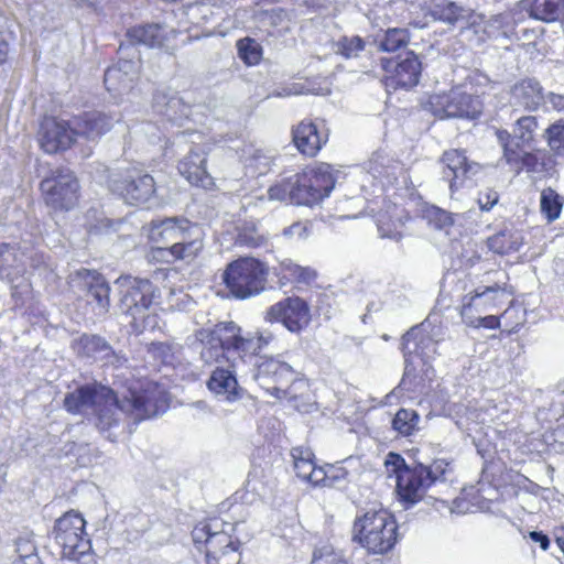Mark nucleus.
Listing matches in <instances>:
<instances>
[{
  "label": "nucleus",
  "mask_w": 564,
  "mask_h": 564,
  "mask_svg": "<svg viewBox=\"0 0 564 564\" xmlns=\"http://www.w3.org/2000/svg\"><path fill=\"white\" fill-rule=\"evenodd\" d=\"M130 397L119 401L108 387L91 383L78 387L66 394L65 409L73 414H85L94 410L97 429L113 441L123 413L131 412L138 420L163 413L169 406V397L158 383H148L142 392L130 390Z\"/></svg>",
  "instance_id": "f257e3e1"
},
{
  "label": "nucleus",
  "mask_w": 564,
  "mask_h": 564,
  "mask_svg": "<svg viewBox=\"0 0 564 564\" xmlns=\"http://www.w3.org/2000/svg\"><path fill=\"white\" fill-rule=\"evenodd\" d=\"M116 284L122 293L121 306L131 317V325L135 332L161 328V318L156 313L160 304L159 294L149 280L120 276Z\"/></svg>",
  "instance_id": "f03ea898"
},
{
  "label": "nucleus",
  "mask_w": 564,
  "mask_h": 564,
  "mask_svg": "<svg viewBox=\"0 0 564 564\" xmlns=\"http://www.w3.org/2000/svg\"><path fill=\"white\" fill-rule=\"evenodd\" d=\"M352 540L371 554H386L398 541V524L384 509L358 514L352 524Z\"/></svg>",
  "instance_id": "7ed1b4c3"
},
{
  "label": "nucleus",
  "mask_w": 564,
  "mask_h": 564,
  "mask_svg": "<svg viewBox=\"0 0 564 564\" xmlns=\"http://www.w3.org/2000/svg\"><path fill=\"white\" fill-rule=\"evenodd\" d=\"M254 379L268 393L276 399H289L295 409L310 412L313 403H299L297 391L307 390V383L286 362L273 358L263 359L257 365Z\"/></svg>",
  "instance_id": "20e7f679"
},
{
  "label": "nucleus",
  "mask_w": 564,
  "mask_h": 564,
  "mask_svg": "<svg viewBox=\"0 0 564 564\" xmlns=\"http://www.w3.org/2000/svg\"><path fill=\"white\" fill-rule=\"evenodd\" d=\"M85 520L75 512H66L55 524V539L64 560L79 564H93L90 541L85 534Z\"/></svg>",
  "instance_id": "39448f33"
},
{
  "label": "nucleus",
  "mask_w": 564,
  "mask_h": 564,
  "mask_svg": "<svg viewBox=\"0 0 564 564\" xmlns=\"http://www.w3.org/2000/svg\"><path fill=\"white\" fill-rule=\"evenodd\" d=\"M265 276V268L260 261L242 258L228 264L223 281L235 297L247 299L264 289Z\"/></svg>",
  "instance_id": "423d86ee"
},
{
  "label": "nucleus",
  "mask_w": 564,
  "mask_h": 564,
  "mask_svg": "<svg viewBox=\"0 0 564 564\" xmlns=\"http://www.w3.org/2000/svg\"><path fill=\"white\" fill-rule=\"evenodd\" d=\"M388 475H395L397 494L402 502L412 506L420 501L429 484V473L425 466L420 464L412 468L404 465V459L394 453H390L384 462Z\"/></svg>",
  "instance_id": "0eeeda50"
},
{
  "label": "nucleus",
  "mask_w": 564,
  "mask_h": 564,
  "mask_svg": "<svg viewBox=\"0 0 564 564\" xmlns=\"http://www.w3.org/2000/svg\"><path fill=\"white\" fill-rule=\"evenodd\" d=\"M197 338L203 344L200 357L206 365L235 366L232 345L237 340V324L234 322L219 323L213 328L197 332Z\"/></svg>",
  "instance_id": "6e6552de"
},
{
  "label": "nucleus",
  "mask_w": 564,
  "mask_h": 564,
  "mask_svg": "<svg viewBox=\"0 0 564 564\" xmlns=\"http://www.w3.org/2000/svg\"><path fill=\"white\" fill-rule=\"evenodd\" d=\"M295 204L315 205L327 197L334 188L337 172L326 163H315L302 173L295 174Z\"/></svg>",
  "instance_id": "1a4fd4ad"
},
{
  "label": "nucleus",
  "mask_w": 564,
  "mask_h": 564,
  "mask_svg": "<svg viewBox=\"0 0 564 564\" xmlns=\"http://www.w3.org/2000/svg\"><path fill=\"white\" fill-rule=\"evenodd\" d=\"M44 202L54 210H69L78 203V181L69 170H56L41 182Z\"/></svg>",
  "instance_id": "9d476101"
},
{
  "label": "nucleus",
  "mask_w": 564,
  "mask_h": 564,
  "mask_svg": "<svg viewBox=\"0 0 564 564\" xmlns=\"http://www.w3.org/2000/svg\"><path fill=\"white\" fill-rule=\"evenodd\" d=\"M538 128L536 118L533 116H524L517 120L513 130V139L506 130L497 131V138L503 148V158L512 170L519 172L525 161L531 155L522 149V145L529 144L533 140V134Z\"/></svg>",
  "instance_id": "9b49d317"
},
{
  "label": "nucleus",
  "mask_w": 564,
  "mask_h": 564,
  "mask_svg": "<svg viewBox=\"0 0 564 564\" xmlns=\"http://www.w3.org/2000/svg\"><path fill=\"white\" fill-rule=\"evenodd\" d=\"M108 187L131 205L148 202L155 192L153 177L137 169L112 174L108 180Z\"/></svg>",
  "instance_id": "f8f14e48"
},
{
  "label": "nucleus",
  "mask_w": 564,
  "mask_h": 564,
  "mask_svg": "<svg viewBox=\"0 0 564 564\" xmlns=\"http://www.w3.org/2000/svg\"><path fill=\"white\" fill-rule=\"evenodd\" d=\"M443 95L435 93L429 97L425 108L440 119L444 118H476L481 112L478 98L466 94L460 87L449 90V105L443 108L440 104Z\"/></svg>",
  "instance_id": "ddd939ff"
},
{
  "label": "nucleus",
  "mask_w": 564,
  "mask_h": 564,
  "mask_svg": "<svg viewBox=\"0 0 564 564\" xmlns=\"http://www.w3.org/2000/svg\"><path fill=\"white\" fill-rule=\"evenodd\" d=\"M506 291L500 285L478 286L463 296L459 314L464 324H477L479 316L498 308Z\"/></svg>",
  "instance_id": "4468645a"
},
{
  "label": "nucleus",
  "mask_w": 564,
  "mask_h": 564,
  "mask_svg": "<svg viewBox=\"0 0 564 564\" xmlns=\"http://www.w3.org/2000/svg\"><path fill=\"white\" fill-rule=\"evenodd\" d=\"M264 318L269 323H281L291 333H300L311 322V310L301 297H286L271 305Z\"/></svg>",
  "instance_id": "2eb2a0df"
},
{
  "label": "nucleus",
  "mask_w": 564,
  "mask_h": 564,
  "mask_svg": "<svg viewBox=\"0 0 564 564\" xmlns=\"http://www.w3.org/2000/svg\"><path fill=\"white\" fill-rule=\"evenodd\" d=\"M524 20V14L520 15L517 7L511 12L494 15L486 19L480 13H469L467 15L466 33L473 32L477 36V42H484L487 37H497L499 35H508L513 24Z\"/></svg>",
  "instance_id": "dca6fc26"
},
{
  "label": "nucleus",
  "mask_w": 564,
  "mask_h": 564,
  "mask_svg": "<svg viewBox=\"0 0 564 564\" xmlns=\"http://www.w3.org/2000/svg\"><path fill=\"white\" fill-rule=\"evenodd\" d=\"M74 121L55 117H47L41 122L39 130V142L41 148L50 154L68 149L77 141Z\"/></svg>",
  "instance_id": "f3484780"
},
{
  "label": "nucleus",
  "mask_w": 564,
  "mask_h": 564,
  "mask_svg": "<svg viewBox=\"0 0 564 564\" xmlns=\"http://www.w3.org/2000/svg\"><path fill=\"white\" fill-rule=\"evenodd\" d=\"M293 142L307 156H315L328 141V130L323 121L303 120L294 127Z\"/></svg>",
  "instance_id": "a211bd4d"
},
{
  "label": "nucleus",
  "mask_w": 564,
  "mask_h": 564,
  "mask_svg": "<svg viewBox=\"0 0 564 564\" xmlns=\"http://www.w3.org/2000/svg\"><path fill=\"white\" fill-rule=\"evenodd\" d=\"M208 151L205 147L193 148L178 163V172L192 185L204 189H213L215 187L214 178L206 170Z\"/></svg>",
  "instance_id": "6ab92c4d"
},
{
  "label": "nucleus",
  "mask_w": 564,
  "mask_h": 564,
  "mask_svg": "<svg viewBox=\"0 0 564 564\" xmlns=\"http://www.w3.org/2000/svg\"><path fill=\"white\" fill-rule=\"evenodd\" d=\"M236 362L235 366L230 364L216 366L206 382L207 389L213 394L223 398L227 402H235L241 398V389L236 378Z\"/></svg>",
  "instance_id": "aec40b11"
},
{
  "label": "nucleus",
  "mask_w": 564,
  "mask_h": 564,
  "mask_svg": "<svg viewBox=\"0 0 564 564\" xmlns=\"http://www.w3.org/2000/svg\"><path fill=\"white\" fill-rule=\"evenodd\" d=\"M442 161L444 163L443 177L449 182L452 191L465 178L477 174L480 169L479 164L469 162L465 153L459 150L444 152Z\"/></svg>",
  "instance_id": "412c9836"
},
{
  "label": "nucleus",
  "mask_w": 564,
  "mask_h": 564,
  "mask_svg": "<svg viewBox=\"0 0 564 564\" xmlns=\"http://www.w3.org/2000/svg\"><path fill=\"white\" fill-rule=\"evenodd\" d=\"M139 61L121 59L105 73V85L109 93L121 95L132 88L139 74Z\"/></svg>",
  "instance_id": "4be33fe9"
},
{
  "label": "nucleus",
  "mask_w": 564,
  "mask_h": 564,
  "mask_svg": "<svg viewBox=\"0 0 564 564\" xmlns=\"http://www.w3.org/2000/svg\"><path fill=\"white\" fill-rule=\"evenodd\" d=\"M291 456L296 476L313 486L319 485L324 479L323 467H317L311 448L297 446L292 448Z\"/></svg>",
  "instance_id": "5701e85b"
},
{
  "label": "nucleus",
  "mask_w": 564,
  "mask_h": 564,
  "mask_svg": "<svg viewBox=\"0 0 564 564\" xmlns=\"http://www.w3.org/2000/svg\"><path fill=\"white\" fill-rule=\"evenodd\" d=\"M221 524L209 539V550L206 553L208 557H213L215 561H223V564H235L239 561L238 543L227 530L223 529L225 524Z\"/></svg>",
  "instance_id": "b1692460"
},
{
  "label": "nucleus",
  "mask_w": 564,
  "mask_h": 564,
  "mask_svg": "<svg viewBox=\"0 0 564 564\" xmlns=\"http://www.w3.org/2000/svg\"><path fill=\"white\" fill-rule=\"evenodd\" d=\"M520 15L552 22L564 11V0H522L517 4Z\"/></svg>",
  "instance_id": "393cba45"
},
{
  "label": "nucleus",
  "mask_w": 564,
  "mask_h": 564,
  "mask_svg": "<svg viewBox=\"0 0 564 564\" xmlns=\"http://www.w3.org/2000/svg\"><path fill=\"white\" fill-rule=\"evenodd\" d=\"M175 35L176 31L173 28L160 24L139 25L128 31V36L132 43L149 47L164 46L165 42Z\"/></svg>",
  "instance_id": "a878e982"
},
{
  "label": "nucleus",
  "mask_w": 564,
  "mask_h": 564,
  "mask_svg": "<svg viewBox=\"0 0 564 564\" xmlns=\"http://www.w3.org/2000/svg\"><path fill=\"white\" fill-rule=\"evenodd\" d=\"M112 123V118L100 112L86 113L74 120L77 138H85L88 141H95L108 132Z\"/></svg>",
  "instance_id": "bb28decb"
},
{
  "label": "nucleus",
  "mask_w": 564,
  "mask_h": 564,
  "mask_svg": "<svg viewBox=\"0 0 564 564\" xmlns=\"http://www.w3.org/2000/svg\"><path fill=\"white\" fill-rule=\"evenodd\" d=\"M544 95L539 82L524 79L516 84L511 90V102L527 110H535L542 104Z\"/></svg>",
  "instance_id": "cd10ccee"
},
{
  "label": "nucleus",
  "mask_w": 564,
  "mask_h": 564,
  "mask_svg": "<svg viewBox=\"0 0 564 564\" xmlns=\"http://www.w3.org/2000/svg\"><path fill=\"white\" fill-rule=\"evenodd\" d=\"M421 73V63L414 54H408L400 61L388 78L389 86L410 88L417 84Z\"/></svg>",
  "instance_id": "c85d7f7f"
},
{
  "label": "nucleus",
  "mask_w": 564,
  "mask_h": 564,
  "mask_svg": "<svg viewBox=\"0 0 564 564\" xmlns=\"http://www.w3.org/2000/svg\"><path fill=\"white\" fill-rule=\"evenodd\" d=\"M402 346L406 364L413 362V355L427 360L436 352L435 343L430 338L420 337L414 330L403 337Z\"/></svg>",
  "instance_id": "c756f323"
},
{
  "label": "nucleus",
  "mask_w": 564,
  "mask_h": 564,
  "mask_svg": "<svg viewBox=\"0 0 564 564\" xmlns=\"http://www.w3.org/2000/svg\"><path fill=\"white\" fill-rule=\"evenodd\" d=\"M83 354L101 360L105 364L121 365V358L117 356L111 347L99 336L84 335L79 340Z\"/></svg>",
  "instance_id": "7c9ffc66"
},
{
  "label": "nucleus",
  "mask_w": 564,
  "mask_h": 564,
  "mask_svg": "<svg viewBox=\"0 0 564 564\" xmlns=\"http://www.w3.org/2000/svg\"><path fill=\"white\" fill-rule=\"evenodd\" d=\"M78 276L84 280L88 286L89 294L96 300L101 312H106L109 306L110 288L104 278L95 271L83 269Z\"/></svg>",
  "instance_id": "2f4dec72"
},
{
  "label": "nucleus",
  "mask_w": 564,
  "mask_h": 564,
  "mask_svg": "<svg viewBox=\"0 0 564 564\" xmlns=\"http://www.w3.org/2000/svg\"><path fill=\"white\" fill-rule=\"evenodd\" d=\"M401 166L384 152H376L367 163V171L375 178L390 183Z\"/></svg>",
  "instance_id": "473e14b6"
},
{
  "label": "nucleus",
  "mask_w": 564,
  "mask_h": 564,
  "mask_svg": "<svg viewBox=\"0 0 564 564\" xmlns=\"http://www.w3.org/2000/svg\"><path fill=\"white\" fill-rule=\"evenodd\" d=\"M182 218H166L153 221L149 229V239L155 245L174 243L180 232Z\"/></svg>",
  "instance_id": "72a5a7b5"
},
{
  "label": "nucleus",
  "mask_w": 564,
  "mask_h": 564,
  "mask_svg": "<svg viewBox=\"0 0 564 564\" xmlns=\"http://www.w3.org/2000/svg\"><path fill=\"white\" fill-rule=\"evenodd\" d=\"M271 337H264L262 335L242 337L240 335V327L237 325V340L231 343L234 357L245 361L246 358L254 357L260 349L268 345Z\"/></svg>",
  "instance_id": "f704fd0d"
},
{
  "label": "nucleus",
  "mask_w": 564,
  "mask_h": 564,
  "mask_svg": "<svg viewBox=\"0 0 564 564\" xmlns=\"http://www.w3.org/2000/svg\"><path fill=\"white\" fill-rule=\"evenodd\" d=\"M278 270L281 280H285L286 282L308 284L316 278L314 269L299 265L290 259L281 261Z\"/></svg>",
  "instance_id": "c9c22d12"
},
{
  "label": "nucleus",
  "mask_w": 564,
  "mask_h": 564,
  "mask_svg": "<svg viewBox=\"0 0 564 564\" xmlns=\"http://www.w3.org/2000/svg\"><path fill=\"white\" fill-rule=\"evenodd\" d=\"M430 12L434 19L449 24H455L466 19V10L446 0H434Z\"/></svg>",
  "instance_id": "e433bc0d"
},
{
  "label": "nucleus",
  "mask_w": 564,
  "mask_h": 564,
  "mask_svg": "<svg viewBox=\"0 0 564 564\" xmlns=\"http://www.w3.org/2000/svg\"><path fill=\"white\" fill-rule=\"evenodd\" d=\"M521 243V237L509 231H501L488 238L489 249L499 254L518 251Z\"/></svg>",
  "instance_id": "4c0bfd02"
},
{
  "label": "nucleus",
  "mask_w": 564,
  "mask_h": 564,
  "mask_svg": "<svg viewBox=\"0 0 564 564\" xmlns=\"http://www.w3.org/2000/svg\"><path fill=\"white\" fill-rule=\"evenodd\" d=\"M204 237L205 232H198L196 230V232H193L191 237L193 241L187 243H173V252L176 261L182 260L185 262H192L195 260L204 248Z\"/></svg>",
  "instance_id": "58836bf2"
},
{
  "label": "nucleus",
  "mask_w": 564,
  "mask_h": 564,
  "mask_svg": "<svg viewBox=\"0 0 564 564\" xmlns=\"http://www.w3.org/2000/svg\"><path fill=\"white\" fill-rule=\"evenodd\" d=\"M563 198L552 188L541 193L540 209L549 223L556 220L562 212Z\"/></svg>",
  "instance_id": "ea45409f"
},
{
  "label": "nucleus",
  "mask_w": 564,
  "mask_h": 564,
  "mask_svg": "<svg viewBox=\"0 0 564 564\" xmlns=\"http://www.w3.org/2000/svg\"><path fill=\"white\" fill-rule=\"evenodd\" d=\"M403 210H399L397 207L393 208V217L392 216L387 219L386 215H379L377 218L378 231L382 238H392L400 239L401 231L400 228L403 226L401 214Z\"/></svg>",
  "instance_id": "a19ab883"
},
{
  "label": "nucleus",
  "mask_w": 564,
  "mask_h": 564,
  "mask_svg": "<svg viewBox=\"0 0 564 564\" xmlns=\"http://www.w3.org/2000/svg\"><path fill=\"white\" fill-rule=\"evenodd\" d=\"M15 552L18 558L13 564H41L36 553V545L32 536H20L15 541Z\"/></svg>",
  "instance_id": "79ce46f5"
},
{
  "label": "nucleus",
  "mask_w": 564,
  "mask_h": 564,
  "mask_svg": "<svg viewBox=\"0 0 564 564\" xmlns=\"http://www.w3.org/2000/svg\"><path fill=\"white\" fill-rule=\"evenodd\" d=\"M424 218L427 223L438 230H447L456 221L459 215L451 214L436 206H429L423 212Z\"/></svg>",
  "instance_id": "37998d69"
},
{
  "label": "nucleus",
  "mask_w": 564,
  "mask_h": 564,
  "mask_svg": "<svg viewBox=\"0 0 564 564\" xmlns=\"http://www.w3.org/2000/svg\"><path fill=\"white\" fill-rule=\"evenodd\" d=\"M419 415L414 410L401 409L392 420V427L403 436L411 435L417 427Z\"/></svg>",
  "instance_id": "c03bdc74"
},
{
  "label": "nucleus",
  "mask_w": 564,
  "mask_h": 564,
  "mask_svg": "<svg viewBox=\"0 0 564 564\" xmlns=\"http://www.w3.org/2000/svg\"><path fill=\"white\" fill-rule=\"evenodd\" d=\"M178 352L180 346L169 343H152L149 347L152 358L163 365H173Z\"/></svg>",
  "instance_id": "a18cd8bd"
},
{
  "label": "nucleus",
  "mask_w": 564,
  "mask_h": 564,
  "mask_svg": "<svg viewBox=\"0 0 564 564\" xmlns=\"http://www.w3.org/2000/svg\"><path fill=\"white\" fill-rule=\"evenodd\" d=\"M294 192H297V185H295V176L293 175L286 181L271 186L268 191V195L270 200L291 202L295 204Z\"/></svg>",
  "instance_id": "49530a36"
},
{
  "label": "nucleus",
  "mask_w": 564,
  "mask_h": 564,
  "mask_svg": "<svg viewBox=\"0 0 564 564\" xmlns=\"http://www.w3.org/2000/svg\"><path fill=\"white\" fill-rule=\"evenodd\" d=\"M408 41L409 34L405 29H389L380 43V48L384 52H395L405 46Z\"/></svg>",
  "instance_id": "de8ad7c7"
},
{
  "label": "nucleus",
  "mask_w": 564,
  "mask_h": 564,
  "mask_svg": "<svg viewBox=\"0 0 564 564\" xmlns=\"http://www.w3.org/2000/svg\"><path fill=\"white\" fill-rule=\"evenodd\" d=\"M154 108L158 112L166 116L170 120H176V111L182 107L181 99L172 96L166 97L165 95L158 94L154 96Z\"/></svg>",
  "instance_id": "09e8293b"
},
{
  "label": "nucleus",
  "mask_w": 564,
  "mask_h": 564,
  "mask_svg": "<svg viewBox=\"0 0 564 564\" xmlns=\"http://www.w3.org/2000/svg\"><path fill=\"white\" fill-rule=\"evenodd\" d=\"M238 53L241 59L248 65L257 64L261 58L260 45L251 39H242L237 43Z\"/></svg>",
  "instance_id": "8fccbe9b"
},
{
  "label": "nucleus",
  "mask_w": 564,
  "mask_h": 564,
  "mask_svg": "<svg viewBox=\"0 0 564 564\" xmlns=\"http://www.w3.org/2000/svg\"><path fill=\"white\" fill-rule=\"evenodd\" d=\"M545 138L549 147L555 154H564V121L550 126L545 131Z\"/></svg>",
  "instance_id": "3c124183"
},
{
  "label": "nucleus",
  "mask_w": 564,
  "mask_h": 564,
  "mask_svg": "<svg viewBox=\"0 0 564 564\" xmlns=\"http://www.w3.org/2000/svg\"><path fill=\"white\" fill-rule=\"evenodd\" d=\"M223 524L218 522L217 520H214L212 522H200L198 523L193 532L192 536L195 543H205L207 546V550H209V539H212V535L214 534V531L216 529H219Z\"/></svg>",
  "instance_id": "603ef678"
},
{
  "label": "nucleus",
  "mask_w": 564,
  "mask_h": 564,
  "mask_svg": "<svg viewBox=\"0 0 564 564\" xmlns=\"http://www.w3.org/2000/svg\"><path fill=\"white\" fill-rule=\"evenodd\" d=\"M272 158L260 150H257L246 163L247 170L251 174H265L270 170Z\"/></svg>",
  "instance_id": "864d4df0"
},
{
  "label": "nucleus",
  "mask_w": 564,
  "mask_h": 564,
  "mask_svg": "<svg viewBox=\"0 0 564 564\" xmlns=\"http://www.w3.org/2000/svg\"><path fill=\"white\" fill-rule=\"evenodd\" d=\"M340 53L346 57H355L364 50V41L359 36L345 37L339 43Z\"/></svg>",
  "instance_id": "5fc2aeb1"
},
{
  "label": "nucleus",
  "mask_w": 564,
  "mask_h": 564,
  "mask_svg": "<svg viewBox=\"0 0 564 564\" xmlns=\"http://www.w3.org/2000/svg\"><path fill=\"white\" fill-rule=\"evenodd\" d=\"M310 234V223L307 221H296L283 230V235L293 240H305Z\"/></svg>",
  "instance_id": "6e6d98bb"
},
{
  "label": "nucleus",
  "mask_w": 564,
  "mask_h": 564,
  "mask_svg": "<svg viewBox=\"0 0 564 564\" xmlns=\"http://www.w3.org/2000/svg\"><path fill=\"white\" fill-rule=\"evenodd\" d=\"M323 471L325 473L324 479L321 480L318 486L322 487H333L339 480L344 479L346 476V471L341 467H336L334 465H327L323 467Z\"/></svg>",
  "instance_id": "4d7b16f0"
},
{
  "label": "nucleus",
  "mask_w": 564,
  "mask_h": 564,
  "mask_svg": "<svg viewBox=\"0 0 564 564\" xmlns=\"http://www.w3.org/2000/svg\"><path fill=\"white\" fill-rule=\"evenodd\" d=\"M196 230L204 232V229L199 225L193 224L185 218L181 219L180 232H177V238L174 243H187L193 241L189 237H192V234L196 232Z\"/></svg>",
  "instance_id": "13d9d810"
},
{
  "label": "nucleus",
  "mask_w": 564,
  "mask_h": 564,
  "mask_svg": "<svg viewBox=\"0 0 564 564\" xmlns=\"http://www.w3.org/2000/svg\"><path fill=\"white\" fill-rule=\"evenodd\" d=\"M192 300L183 291L171 290L167 297V307L170 310H185L188 307Z\"/></svg>",
  "instance_id": "bf43d9fd"
},
{
  "label": "nucleus",
  "mask_w": 564,
  "mask_h": 564,
  "mask_svg": "<svg viewBox=\"0 0 564 564\" xmlns=\"http://www.w3.org/2000/svg\"><path fill=\"white\" fill-rule=\"evenodd\" d=\"M173 251H174L173 245H171L167 248L158 245V247L152 248V250L150 252V257L154 261L172 263V262L176 261V259L174 258Z\"/></svg>",
  "instance_id": "052dcab7"
},
{
  "label": "nucleus",
  "mask_w": 564,
  "mask_h": 564,
  "mask_svg": "<svg viewBox=\"0 0 564 564\" xmlns=\"http://www.w3.org/2000/svg\"><path fill=\"white\" fill-rule=\"evenodd\" d=\"M449 464L444 459H436L432 463L431 466H425V470L429 473V484L432 485L440 477H442Z\"/></svg>",
  "instance_id": "680f3d73"
},
{
  "label": "nucleus",
  "mask_w": 564,
  "mask_h": 564,
  "mask_svg": "<svg viewBox=\"0 0 564 564\" xmlns=\"http://www.w3.org/2000/svg\"><path fill=\"white\" fill-rule=\"evenodd\" d=\"M469 327L473 328H488V329H497L500 327V321L499 317L495 315H487V316H479V321H477V324H466Z\"/></svg>",
  "instance_id": "e2e57ef3"
},
{
  "label": "nucleus",
  "mask_w": 564,
  "mask_h": 564,
  "mask_svg": "<svg viewBox=\"0 0 564 564\" xmlns=\"http://www.w3.org/2000/svg\"><path fill=\"white\" fill-rule=\"evenodd\" d=\"M11 260H15V256L11 251V248L6 243L0 242V262H1V264L2 263L10 264Z\"/></svg>",
  "instance_id": "0e129e2a"
},
{
  "label": "nucleus",
  "mask_w": 564,
  "mask_h": 564,
  "mask_svg": "<svg viewBox=\"0 0 564 564\" xmlns=\"http://www.w3.org/2000/svg\"><path fill=\"white\" fill-rule=\"evenodd\" d=\"M530 538L532 541L539 543L542 550L546 551L549 549L550 540L542 532L532 531L530 532Z\"/></svg>",
  "instance_id": "69168bd1"
},
{
  "label": "nucleus",
  "mask_w": 564,
  "mask_h": 564,
  "mask_svg": "<svg viewBox=\"0 0 564 564\" xmlns=\"http://www.w3.org/2000/svg\"><path fill=\"white\" fill-rule=\"evenodd\" d=\"M451 511L457 513H468L474 512V509L471 506L465 503L463 498H457L454 501V506L451 508Z\"/></svg>",
  "instance_id": "338daca9"
},
{
  "label": "nucleus",
  "mask_w": 564,
  "mask_h": 564,
  "mask_svg": "<svg viewBox=\"0 0 564 564\" xmlns=\"http://www.w3.org/2000/svg\"><path fill=\"white\" fill-rule=\"evenodd\" d=\"M547 100L553 106L554 109L558 111L564 110V96L550 94L547 96Z\"/></svg>",
  "instance_id": "774afa93"
}]
</instances>
